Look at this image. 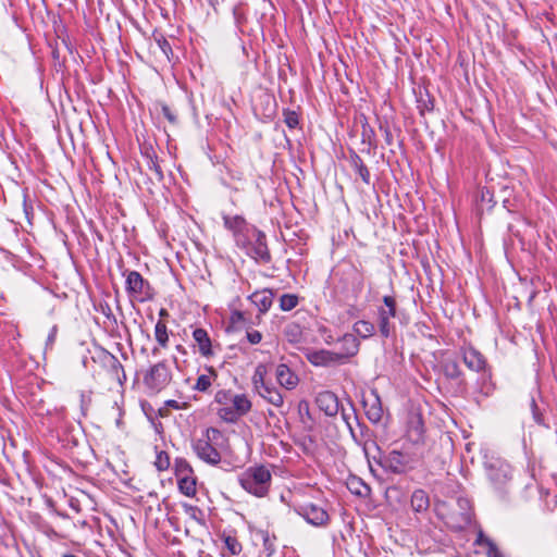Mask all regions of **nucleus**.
<instances>
[{"label":"nucleus","mask_w":557,"mask_h":557,"mask_svg":"<svg viewBox=\"0 0 557 557\" xmlns=\"http://www.w3.org/2000/svg\"><path fill=\"white\" fill-rule=\"evenodd\" d=\"M150 40H152L157 45V47L160 49V54L163 60H165L166 62H171L173 60L174 52H173L172 46L170 45L169 40L163 35V33L154 29L152 32Z\"/></svg>","instance_id":"nucleus-22"},{"label":"nucleus","mask_w":557,"mask_h":557,"mask_svg":"<svg viewBox=\"0 0 557 557\" xmlns=\"http://www.w3.org/2000/svg\"><path fill=\"white\" fill-rule=\"evenodd\" d=\"M355 332L362 338L373 335L375 331L374 323L368 320H359L354 324Z\"/></svg>","instance_id":"nucleus-30"},{"label":"nucleus","mask_w":557,"mask_h":557,"mask_svg":"<svg viewBox=\"0 0 557 557\" xmlns=\"http://www.w3.org/2000/svg\"><path fill=\"white\" fill-rule=\"evenodd\" d=\"M362 404L367 418L372 423L381 422L384 411L381 398L376 391H371L367 396H364Z\"/></svg>","instance_id":"nucleus-14"},{"label":"nucleus","mask_w":557,"mask_h":557,"mask_svg":"<svg viewBox=\"0 0 557 557\" xmlns=\"http://www.w3.org/2000/svg\"><path fill=\"white\" fill-rule=\"evenodd\" d=\"M315 403L319 409L329 417L336 416L341 408L337 396L331 391H323L319 393L315 398Z\"/></svg>","instance_id":"nucleus-15"},{"label":"nucleus","mask_w":557,"mask_h":557,"mask_svg":"<svg viewBox=\"0 0 557 557\" xmlns=\"http://www.w3.org/2000/svg\"><path fill=\"white\" fill-rule=\"evenodd\" d=\"M357 285L359 289H362L363 287V277L361 274H357L356 276Z\"/></svg>","instance_id":"nucleus-56"},{"label":"nucleus","mask_w":557,"mask_h":557,"mask_svg":"<svg viewBox=\"0 0 557 557\" xmlns=\"http://www.w3.org/2000/svg\"><path fill=\"white\" fill-rule=\"evenodd\" d=\"M161 111L163 116L171 123L176 124L177 123V116L174 113V111L165 103L161 104Z\"/></svg>","instance_id":"nucleus-43"},{"label":"nucleus","mask_w":557,"mask_h":557,"mask_svg":"<svg viewBox=\"0 0 557 557\" xmlns=\"http://www.w3.org/2000/svg\"><path fill=\"white\" fill-rule=\"evenodd\" d=\"M224 227L231 232L236 246L247 245L250 233H253L256 226L246 221L243 215L222 213Z\"/></svg>","instance_id":"nucleus-10"},{"label":"nucleus","mask_w":557,"mask_h":557,"mask_svg":"<svg viewBox=\"0 0 557 557\" xmlns=\"http://www.w3.org/2000/svg\"><path fill=\"white\" fill-rule=\"evenodd\" d=\"M158 354H159V348L154 347V348L152 349V355H153V356H157Z\"/></svg>","instance_id":"nucleus-60"},{"label":"nucleus","mask_w":557,"mask_h":557,"mask_svg":"<svg viewBox=\"0 0 557 557\" xmlns=\"http://www.w3.org/2000/svg\"><path fill=\"white\" fill-rule=\"evenodd\" d=\"M57 332H58L57 325L52 326L50 330V333L48 335V338H47V346H49V347L53 346L55 336H57Z\"/></svg>","instance_id":"nucleus-50"},{"label":"nucleus","mask_w":557,"mask_h":557,"mask_svg":"<svg viewBox=\"0 0 557 557\" xmlns=\"http://www.w3.org/2000/svg\"><path fill=\"white\" fill-rule=\"evenodd\" d=\"M237 247L243 249L250 258L258 262L269 263L271 261L267 236L257 227L253 230V234L252 232L250 233L247 245Z\"/></svg>","instance_id":"nucleus-11"},{"label":"nucleus","mask_w":557,"mask_h":557,"mask_svg":"<svg viewBox=\"0 0 557 557\" xmlns=\"http://www.w3.org/2000/svg\"><path fill=\"white\" fill-rule=\"evenodd\" d=\"M380 131L384 133L385 141L388 146L393 144V135L387 124L380 123Z\"/></svg>","instance_id":"nucleus-47"},{"label":"nucleus","mask_w":557,"mask_h":557,"mask_svg":"<svg viewBox=\"0 0 557 557\" xmlns=\"http://www.w3.org/2000/svg\"><path fill=\"white\" fill-rule=\"evenodd\" d=\"M165 405L171 407V408H173V409H176V410L181 409L180 403L177 400H175V399L166 400Z\"/></svg>","instance_id":"nucleus-54"},{"label":"nucleus","mask_w":557,"mask_h":557,"mask_svg":"<svg viewBox=\"0 0 557 557\" xmlns=\"http://www.w3.org/2000/svg\"><path fill=\"white\" fill-rule=\"evenodd\" d=\"M144 154L148 159L147 164H148L149 170L153 171L157 174V177L159 181L163 180V172H162L161 166L159 165L158 157L154 153L153 149L146 148Z\"/></svg>","instance_id":"nucleus-29"},{"label":"nucleus","mask_w":557,"mask_h":557,"mask_svg":"<svg viewBox=\"0 0 557 557\" xmlns=\"http://www.w3.org/2000/svg\"><path fill=\"white\" fill-rule=\"evenodd\" d=\"M238 482L249 494L256 497H264L270 491L272 474L265 466H253L247 468L238 476Z\"/></svg>","instance_id":"nucleus-4"},{"label":"nucleus","mask_w":557,"mask_h":557,"mask_svg":"<svg viewBox=\"0 0 557 557\" xmlns=\"http://www.w3.org/2000/svg\"><path fill=\"white\" fill-rule=\"evenodd\" d=\"M507 203H509V200H508V199H504V201H503V207H504V208H507Z\"/></svg>","instance_id":"nucleus-62"},{"label":"nucleus","mask_w":557,"mask_h":557,"mask_svg":"<svg viewBox=\"0 0 557 557\" xmlns=\"http://www.w3.org/2000/svg\"><path fill=\"white\" fill-rule=\"evenodd\" d=\"M48 534L57 535V532H54L52 529H50V530L48 531Z\"/></svg>","instance_id":"nucleus-64"},{"label":"nucleus","mask_w":557,"mask_h":557,"mask_svg":"<svg viewBox=\"0 0 557 557\" xmlns=\"http://www.w3.org/2000/svg\"><path fill=\"white\" fill-rule=\"evenodd\" d=\"M490 307L494 311V313H499V309L498 308H494L491 304H490Z\"/></svg>","instance_id":"nucleus-61"},{"label":"nucleus","mask_w":557,"mask_h":557,"mask_svg":"<svg viewBox=\"0 0 557 557\" xmlns=\"http://www.w3.org/2000/svg\"><path fill=\"white\" fill-rule=\"evenodd\" d=\"M243 318H244V315H242V314L232 315V322L236 323L237 321H240Z\"/></svg>","instance_id":"nucleus-58"},{"label":"nucleus","mask_w":557,"mask_h":557,"mask_svg":"<svg viewBox=\"0 0 557 557\" xmlns=\"http://www.w3.org/2000/svg\"><path fill=\"white\" fill-rule=\"evenodd\" d=\"M348 488L351 493L358 496H368L370 494V487L358 478H352L348 483Z\"/></svg>","instance_id":"nucleus-31"},{"label":"nucleus","mask_w":557,"mask_h":557,"mask_svg":"<svg viewBox=\"0 0 557 557\" xmlns=\"http://www.w3.org/2000/svg\"><path fill=\"white\" fill-rule=\"evenodd\" d=\"M349 405H350V408H348V409H346L344 406L341 405V408H339L341 416H342L343 421L346 423L354 440H357L356 433L352 429V421L358 423V417H357L356 410L352 407V405L350 403H349Z\"/></svg>","instance_id":"nucleus-26"},{"label":"nucleus","mask_w":557,"mask_h":557,"mask_svg":"<svg viewBox=\"0 0 557 557\" xmlns=\"http://www.w3.org/2000/svg\"><path fill=\"white\" fill-rule=\"evenodd\" d=\"M277 300L282 311H290L299 304V297L296 294H282Z\"/></svg>","instance_id":"nucleus-28"},{"label":"nucleus","mask_w":557,"mask_h":557,"mask_svg":"<svg viewBox=\"0 0 557 557\" xmlns=\"http://www.w3.org/2000/svg\"><path fill=\"white\" fill-rule=\"evenodd\" d=\"M361 140L363 144H368L370 148L376 147L375 132L369 125L366 117H364V122L362 123Z\"/></svg>","instance_id":"nucleus-32"},{"label":"nucleus","mask_w":557,"mask_h":557,"mask_svg":"<svg viewBox=\"0 0 557 557\" xmlns=\"http://www.w3.org/2000/svg\"><path fill=\"white\" fill-rule=\"evenodd\" d=\"M276 380L281 386L293 389L298 384V376L284 363L276 367Z\"/></svg>","instance_id":"nucleus-20"},{"label":"nucleus","mask_w":557,"mask_h":557,"mask_svg":"<svg viewBox=\"0 0 557 557\" xmlns=\"http://www.w3.org/2000/svg\"><path fill=\"white\" fill-rule=\"evenodd\" d=\"M294 509L297 515L314 527H324L330 519L324 508L312 503L297 505Z\"/></svg>","instance_id":"nucleus-12"},{"label":"nucleus","mask_w":557,"mask_h":557,"mask_svg":"<svg viewBox=\"0 0 557 557\" xmlns=\"http://www.w3.org/2000/svg\"><path fill=\"white\" fill-rule=\"evenodd\" d=\"M264 374H265L264 366L259 364L256 368V371H255L253 376H252L253 387L257 391V393L259 392V389H263L264 387H267L269 385L264 381Z\"/></svg>","instance_id":"nucleus-36"},{"label":"nucleus","mask_w":557,"mask_h":557,"mask_svg":"<svg viewBox=\"0 0 557 557\" xmlns=\"http://www.w3.org/2000/svg\"><path fill=\"white\" fill-rule=\"evenodd\" d=\"M383 301L385 306L388 308L389 313H395L396 311V300L393 296H384Z\"/></svg>","instance_id":"nucleus-48"},{"label":"nucleus","mask_w":557,"mask_h":557,"mask_svg":"<svg viewBox=\"0 0 557 557\" xmlns=\"http://www.w3.org/2000/svg\"><path fill=\"white\" fill-rule=\"evenodd\" d=\"M512 482L513 469L510 463L500 457H490V493H493L499 503L509 502Z\"/></svg>","instance_id":"nucleus-3"},{"label":"nucleus","mask_w":557,"mask_h":557,"mask_svg":"<svg viewBox=\"0 0 557 557\" xmlns=\"http://www.w3.org/2000/svg\"><path fill=\"white\" fill-rule=\"evenodd\" d=\"M143 384L148 394H158L165 389L173 379V373L166 360L151 364L141 371Z\"/></svg>","instance_id":"nucleus-6"},{"label":"nucleus","mask_w":557,"mask_h":557,"mask_svg":"<svg viewBox=\"0 0 557 557\" xmlns=\"http://www.w3.org/2000/svg\"><path fill=\"white\" fill-rule=\"evenodd\" d=\"M531 407H532V413H533L534 421L537 424H543V416L540 412L539 407H537V405H536L534 399H532V401H531Z\"/></svg>","instance_id":"nucleus-46"},{"label":"nucleus","mask_w":557,"mask_h":557,"mask_svg":"<svg viewBox=\"0 0 557 557\" xmlns=\"http://www.w3.org/2000/svg\"><path fill=\"white\" fill-rule=\"evenodd\" d=\"M411 508L416 512H424L430 507L429 495L423 490H416L410 499Z\"/></svg>","instance_id":"nucleus-24"},{"label":"nucleus","mask_w":557,"mask_h":557,"mask_svg":"<svg viewBox=\"0 0 557 557\" xmlns=\"http://www.w3.org/2000/svg\"><path fill=\"white\" fill-rule=\"evenodd\" d=\"M154 466L159 471H164L170 467V458L169 455L161 450L157 453V458L154 461Z\"/></svg>","instance_id":"nucleus-40"},{"label":"nucleus","mask_w":557,"mask_h":557,"mask_svg":"<svg viewBox=\"0 0 557 557\" xmlns=\"http://www.w3.org/2000/svg\"><path fill=\"white\" fill-rule=\"evenodd\" d=\"M485 543H487V539L485 537V534H484L483 530H480L479 533H478V536H476V540H475L474 544L482 545V544H485Z\"/></svg>","instance_id":"nucleus-53"},{"label":"nucleus","mask_w":557,"mask_h":557,"mask_svg":"<svg viewBox=\"0 0 557 557\" xmlns=\"http://www.w3.org/2000/svg\"><path fill=\"white\" fill-rule=\"evenodd\" d=\"M233 16L237 25L246 21L245 10L243 3H238L233 8Z\"/></svg>","instance_id":"nucleus-42"},{"label":"nucleus","mask_w":557,"mask_h":557,"mask_svg":"<svg viewBox=\"0 0 557 557\" xmlns=\"http://www.w3.org/2000/svg\"><path fill=\"white\" fill-rule=\"evenodd\" d=\"M156 339L159 345L163 348L168 346L169 336L166 331V324L163 321H158L154 327Z\"/></svg>","instance_id":"nucleus-34"},{"label":"nucleus","mask_w":557,"mask_h":557,"mask_svg":"<svg viewBox=\"0 0 557 557\" xmlns=\"http://www.w3.org/2000/svg\"><path fill=\"white\" fill-rule=\"evenodd\" d=\"M380 332L384 337H388L389 335V323L388 318L386 315H381Z\"/></svg>","instance_id":"nucleus-44"},{"label":"nucleus","mask_w":557,"mask_h":557,"mask_svg":"<svg viewBox=\"0 0 557 557\" xmlns=\"http://www.w3.org/2000/svg\"><path fill=\"white\" fill-rule=\"evenodd\" d=\"M483 201H484V194L482 193L481 197H480V203L476 202V206H475V210H476V213H478L480 220L482 219L483 213H484L483 206H482Z\"/></svg>","instance_id":"nucleus-52"},{"label":"nucleus","mask_w":557,"mask_h":557,"mask_svg":"<svg viewBox=\"0 0 557 557\" xmlns=\"http://www.w3.org/2000/svg\"><path fill=\"white\" fill-rule=\"evenodd\" d=\"M260 534L263 542V550L268 557H271L276 550V537L274 535L271 536L268 531H261Z\"/></svg>","instance_id":"nucleus-35"},{"label":"nucleus","mask_w":557,"mask_h":557,"mask_svg":"<svg viewBox=\"0 0 557 557\" xmlns=\"http://www.w3.org/2000/svg\"><path fill=\"white\" fill-rule=\"evenodd\" d=\"M247 339L250 344H259L262 339V335L259 331H249L246 334Z\"/></svg>","instance_id":"nucleus-45"},{"label":"nucleus","mask_w":557,"mask_h":557,"mask_svg":"<svg viewBox=\"0 0 557 557\" xmlns=\"http://www.w3.org/2000/svg\"><path fill=\"white\" fill-rule=\"evenodd\" d=\"M339 348L335 350L343 364L359 350V341L352 334H345L339 341Z\"/></svg>","instance_id":"nucleus-16"},{"label":"nucleus","mask_w":557,"mask_h":557,"mask_svg":"<svg viewBox=\"0 0 557 557\" xmlns=\"http://www.w3.org/2000/svg\"><path fill=\"white\" fill-rule=\"evenodd\" d=\"M249 299L258 308L260 313H265L271 309L275 295L271 289H262L255 292Z\"/></svg>","instance_id":"nucleus-18"},{"label":"nucleus","mask_w":557,"mask_h":557,"mask_svg":"<svg viewBox=\"0 0 557 557\" xmlns=\"http://www.w3.org/2000/svg\"><path fill=\"white\" fill-rule=\"evenodd\" d=\"M490 557H511V554L490 539Z\"/></svg>","instance_id":"nucleus-41"},{"label":"nucleus","mask_w":557,"mask_h":557,"mask_svg":"<svg viewBox=\"0 0 557 557\" xmlns=\"http://www.w3.org/2000/svg\"><path fill=\"white\" fill-rule=\"evenodd\" d=\"M220 0H209L210 4L215 9Z\"/></svg>","instance_id":"nucleus-59"},{"label":"nucleus","mask_w":557,"mask_h":557,"mask_svg":"<svg viewBox=\"0 0 557 557\" xmlns=\"http://www.w3.org/2000/svg\"><path fill=\"white\" fill-rule=\"evenodd\" d=\"M90 363H92L91 359H90V358L88 359V357H87V356H83V358H82V364H83L86 369L91 370L94 374L99 373V372L97 371V369H96L94 366H91Z\"/></svg>","instance_id":"nucleus-51"},{"label":"nucleus","mask_w":557,"mask_h":557,"mask_svg":"<svg viewBox=\"0 0 557 557\" xmlns=\"http://www.w3.org/2000/svg\"><path fill=\"white\" fill-rule=\"evenodd\" d=\"M175 471L176 475L181 478L182 475H187L193 473V469L190 465L182 458L175 459Z\"/></svg>","instance_id":"nucleus-38"},{"label":"nucleus","mask_w":557,"mask_h":557,"mask_svg":"<svg viewBox=\"0 0 557 557\" xmlns=\"http://www.w3.org/2000/svg\"><path fill=\"white\" fill-rule=\"evenodd\" d=\"M159 313H160V314H163V313H168V312H166V310H165L164 308H160V309H159Z\"/></svg>","instance_id":"nucleus-63"},{"label":"nucleus","mask_w":557,"mask_h":557,"mask_svg":"<svg viewBox=\"0 0 557 557\" xmlns=\"http://www.w3.org/2000/svg\"><path fill=\"white\" fill-rule=\"evenodd\" d=\"M193 338L197 343L202 357L209 358L213 356L212 343L206 330L200 327L195 329L193 331Z\"/></svg>","instance_id":"nucleus-19"},{"label":"nucleus","mask_w":557,"mask_h":557,"mask_svg":"<svg viewBox=\"0 0 557 557\" xmlns=\"http://www.w3.org/2000/svg\"><path fill=\"white\" fill-rule=\"evenodd\" d=\"M463 361L473 371H481L485 367L484 357L474 348H468L463 351Z\"/></svg>","instance_id":"nucleus-23"},{"label":"nucleus","mask_w":557,"mask_h":557,"mask_svg":"<svg viewBox=\"0 0 557 557\" xmlns=\"http://www.w3.org/2000/svg\"><path fill=\"white\" fill-rule=\"evenodd\" d=\"M218 408V417L226 423H237L252 407L250 399L245 394H234L231 389H220L214 395Z\"/></svg>","instance_id":"nucleus-2"},{"label":"nucleus","mask_w":557,"mask_h":557,"mask_svg":"<svg viewBox=\"0 0 557 557\" xmlns=\"http://www.w3.org/2000/svg\"><path fill=\"white\" fill-rule=\"evenodd\" d=\"M436 517L443 521L451 532H461L474 521V512L469 498L451 496L447 499H438L434 504Z\"/></svg>","instance_id":"nucleus-1"},{"label":"nucleus","mask_w":557,"mask_h":557,"mask_svg":"<svg viewBox=\"0 0 557 557\" xmlns=\"http://www.w3.org/2000/svg\"><path fill=\"white\" fill-rule=\"evenodd\" d=\"M88 401H89V399H87L85 393L82 392L81 393V406L83 409L85 408V406L87 405Z\"/></svg>","instance_id":"nucleus-55"},{"label":"nucleus","mask_w":557,"mask_h":557,"mask_svg":"<svg viewBox=\"0 0 557 557\" xmlns=\"http://www.w3.org/2000/svg\"><path fill=\"white\" fill-rule=\"evenodd\" d=\"M224 544L232 555H238L242 552V544L234 536H225Z\"/></svg>","instance_id":"nucleus-39"},{"label":"nucleus","mask_w":557,"mask_h":557,"mask_svg":"<svg viewBox=\"0 0 557 557\" xmlns=\"http://www.w3.org/2000/svg\"><path fill=\"white\" fill-rule=\"evenodd\" d=\"M419 462V456L409 449H393L380 460L385 472L406 474L413 470Z\"/></svg>","instance_id":"nucleus-7"},{"label":"nucleus","mask_w":557,"mask_h":557,"mask_svg":"<svg viewBox=\"0 0 557 557\" xmlns=\"http://www.w3.org/2000/svg\"><path fill=\"white\" fill-rule=\"evenodd\" d=\"M122 275L125 277V289L133 306L153 299V287L139 272L125 270Z\"/></svg>","instance_id":"nucleus-8"},{"label":"nucleus","mask_w":557,"mask_h":557,"mask_svg":"<svg viewBox=\"0 0 557 557\" xmlns=\"http://www.w3.org/2000/svg\"><path fill=\"white\" fill-rule=\"evenodd\" d=\"M89 354L92 363L103 370L110 381L121 386L125 383L126 374L124 368L114 355L101 347H95L94 350H89Z\"/></svg>","instance_id":"nucleus-9"},{"label":"nucleus","mask_w":557,"mask_h":557,"mask_svg":"<svg viewBox=\"0 0 557 557\" xmlns=\"http://www.w3.org/2000/svg\"><path fill=\"white\" fill-rule=\"evenodd\" d=\"M182 507L184 509L185 515L188 516L191 520L196 521L201 525L205 524L203 512L200 508L190 504H183Z\"/></svg>","instance_id":"nucleus-33"},{"label":"nucleus","mask_w":557,"mask_h":557,"mask_svg":"<svg viewBox=\"0 0 557 557\" xmlns=\"http://www.w3.org/2000/svg\"><path fill=\"white\" fill-rule=\"evenodd\" d=\"M419 109H420L421 113H423L424 111H432L433 110V101L431 99H428V100L420 99L419 100Z\"/></svg>","instance_id":"nucleus-49"},{"label":"nucleus","mask_w":557,"mask_h":557,"mask_svg":"<svg viewBox=\"0 0 557 557\" xmlns=\"http://www.w3.org/2000/svg\"><path fill=\"white\" fill-rule=\"evenodd\" d=\"M488 202H490V209L492 207H494L496 205V200H494V195L490 191V199H488Z\"/></svg>","instance_id":"nucleus-57"},{"label":"nucleus","mask_w":557,"mask_h":557,"mask_svg":"<svg viewBox=\"0 0 557 557\" xmlns=\"http://www.w3.org/2000/svg\"><path fill=\"white\" fill-rule=\"evenodd\" d=\"M283 116L288 128L294 129L299 125V114L296 111L284 109Z\"/></svg>","instance_id":"nucleus-37"},{"label":"nucleus","mask_w":557,"mask_h":557,"mask_svg":"<svg viewBox=\"0 0 557 557\" xmlns=\"http://www.w3.org/2000/svg\"><path fill=\"white\" fill-rule=\"evenodd\" d=\"M205 371L206 373H202L197 377L196 383L193 386L194 391L206 393L218 379V371L213 367L206 366Z\"/></svg>","instance_id":"nucleus-21"},{"label":"nucleus","mask_w":557,"mask_h":557,"mask_svg":"<svg viewBox=\"0 0 557 557\" xmlns=\"http://www.w3.org/2000/svg\"><path fill=\"white\" fill-rule=\"evenodd\" d=\"M222 438L223 435L220 430L208 428L200 438L194 441L193 449L199 459L215 466L221 461V454L216 446Z\"/></svg>","instance_id":"nucleus-5"},{"label":"nucleus","mask_w":557,"mask_h":557,"mask_svg":"<svg viewBox=\"0 0 557 557\" xmlns=\"http://www.w3.org/2000/svg\"><path fill=\"white\" fill-rule=\"evenodd\" d=\"M178 488L184 495L191 497L196 494V480L190 474L182 475L178 478Z\"/></svg>","instance_id":"nucleus-27"},{"label":"nucleus","mask_w":557,"mask_h":557,"mask_svg":"<svg viewBox=\"0 0 557 557\" xmlns=\"http://www.w3.org/2000/svg\"><path fill=\"white\" fill-rule=\"evenodd\" d=\"M348 162L354 172L366 185H371V173L361 157L355 151L349 150Z\"/></svg>","instance_id":"nucleus-17"},{"label":"nucleus","mask_w":557,"mask_h":557,"mask_svg":"<svg viewBox=\"0 0 557 557\" xmlns=\"http://www.w3.org/2000/svg\"><path fill=\"white\" fill-rule=\"evenodd\" d=\"M307 360L315 367H334L343 364L337 352L326 349H309L306 352Z\"/></svg>","instance_id":"nucleus-13"},{"label":"nucleus","mask_w":557,"mask_h":557,"mask_svg":"<svg viewBox=\"0 0 557 557\" xmlns=\"http://www.w3.org/2000/svg\"><path fill=\"white\" fill-rule=\"evenodd\" d=\"M258 394L264 398L268 403L272 404L275 407L283 406L284 397L283 395L273 386L268 385L263 389H259Z\"/></svg>","instance_id":"nucleus-25"}]
</instances>
